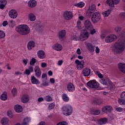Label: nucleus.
Listing matches in <instances>:
<instances>
[{
  "label": "nucleus",
  "instance_id": "obj_2",
  "mask_svg": "<svg viewBox=\"0 0 125 125\" xmlns=\"http://www.w3.org/2000/svg\"><path fill=\"white\" fill-rule=\"evenodd\" d=\"M73 113V107L70 104H66L62 107V114L64 116H70Z\"/></svg>",
  "mask_w": 125,
  "mask_h": 125
},
{
  "label": "nucleus",
  "instance_id": "obj_32",
  "mask_svg": "<svg viewBox=\"0 0 125 125\" xmlns=\"http://www.w3.org/2000/svg\"><path fill=\"white\" fill-rule=\"evenodd\" d=\"M0 99L3 101H5L7 100V93L6 92H4L0 96Z\"/></svg>",
  "mask_w": 125,
  "mask_h": 125
},
{
  "label": "nucleus",
  "instance_id": "obj_18",
  "mask_svg": "<svg viewBox=\"0 0 125 125\" xmlns=\"http://www.w3.org/2000/svg\"><path fill=\"white\" fill-rule=\"evenodd\" d=\"M108 122V119L106 118H101L97 122V125H105Z\"/></svg>",
  "mask_w": 125,
  "mask_h": 125
},
{
  "label": "nucleus",
  "instance_id": "obj_38",
  "mask_svg": "<svg viewBox=\"0 0 125 125\" xmlns=\"http://www.w3.org/2000/svg\"><path fill=\"white\" fill-rule=\"evenodd\" d=\"M118 101L119 104L120 105H125V98L123 99H119Z\"/></svg>",
  "mask_w": 125,
  "mask_h": 125
},
{
  "label": "nucleus",
  "instance_id": "obj_39",
  "mask_svg": "<svg viewBox=\"0 0 125 125\" xmlns=\"http://www.w3.org/2000/svg\"><path fill=\"white\" fill-rule=\"evenodd\" d=\"M75 6L77 7H83L84 6V3L83 2H80L79 3L75 4Z\"/></svg>",
  "mask_w": 125,
  "mask_h": 125
},
{
  "label": "nucleus",
  "instance_id": "obj_51",
  "mask_svg": "<svg viewBox=\"0 0 125 125\" xmlns=\"http://www.w3.org/2000/svg\"><path fill=\"white\" fill-rule=\"evenodd\" d=\"M3 27H6L7 25H8L7 21H5L2 23Z\"/></svg>",
  "mask_w": 125,
  "mask_h": 125
},
{
  "label": "nucleus",
  "instance_id": "obj_31",
  "mask_svg": "<svg viewBox=\"0 0 125 125\" xmlns=\"http://www.w3.org/2000/svg\"><path fill=\"white\" fill-rule=\"evenodd\" d=\"M9 121V120L8 118H6L5 117L3 118L1 120V124H2V125H8Z\"/></svg>",
  "mask_w": 125,
  "mask_h": 125
},
{
  "label": "nucleus",
  "instance_id": "obj_56",
  "mask_svg": "<svg viewBox=\"0 0 125 125\" xmlns=\"http://www.w3.org/2000/svg\"><path fill=\"white\" fill-rule=\"evenodd\" d=\"M24 74L26 75H30V74H31V71L28 69H26Z\"/></svg>",
  "mask_w": 125,
  "mask_h": 125
},
{
  "label": "nucleus",
  "instance_id": "obj_19",
  "mask_svg": "<svg viewBox=\"0 0 125 125\" xmlns=\"http://www.w3.org/2000/svg\"><path fill=\"white\" fill-rule=\"evenodd\" d=\"M37 55L39 58H40V59H43V58H45V53L43 50L38 51Z\"/></svg>",
  "mask_w": 125,
  "mask_h": 125
},
{
  "label": "nucleus",
  "instance_id": "obj_11",
  "mask_svg": "<svg viewBox=\"0 0 125 125\" xmlns=\"http://www.w3.org/2000/svg\"><path fill=\"white\" fill-rule=\"evenodd\" d=\"M117 39V36L115 35H110L106 37L105 39V42L109 43L114 42Z\"/></svg>",
  "mask_w": 125,
  "mask_h": 125
},
{
  "label": "nucleus",
  "instance_id": "obj_63",
  "mask_svg": "<svg viewBox=\"0 0 125 125\" xmlns=\"http://www.w3.org/2000/svg\"><path fill=\"white\" fill-rule=\"evenodd\" d=\"M116 111H117L118 112H122V111H123V108L122 107L117 108Z\"/></svg>",
  "mask_w": 125,
  "mask_h": 125
},
{
  "label": "nucleus",
  "instance_id": "obj_62",
  "mask_svg": "<svg viewBox=\"0 0 125 125\" xmlns=\"http://www.w3.org/2000/svg\"><path fill=\"white\" fill-rule=\"evenodd\" d=\"M48 108L50 110H51V109H53V108H54V105L53 104H51L49 105Z\"/></svg>",
  "mask_w": 125,
  "mask_h": 125
},
{
  "label": "nucleus",
  "instance_id": "obj_30",
  "mask_svg": "<svg viewBox=\"0 0 125 125\" xmlns=\"http://www.w3.org/2000/svg\"><path fill=\"white\" fill-rule=\"evenodd\" d=\"M28 18L30 21L33 22L36 20V15H35V14L33 13H30L28 15Z\"/></svg>",
  "mask_w": 125,
  "mask_h": 125
},
{
  "label": "nucleus",
  "instance_id": "obj_44",
  "mask_svg": "<svg viewBox=\"0 0 125 125\" xmlns=\"http://www.w3.org/2000/svg\"><path fill=\"white\" fill-rule=\"evenodd\" d=\"M96 74L98 77H99V78H100V79H103V75L99 72V71H96Z\"/></svg>",
  "mask_w": 125,
  "mask_h": 125
},
{
  "label": "nucleus",
  "instance_id": "obj_21",
  "mask_svg": "<svg viewBox=\"0 0 125 125\" xmlns=\"http://www.w3.org/2000/svg\"><path fill=\"white\" fill-rule=\"evenodd\" d=\"M84 77H88L90 75V69L88 68H85L83 71Z\"/></svg>",
  "mask_w": 125,
  "mask_h": 125
},
{
  "label": "nucleus",
  "instance_id": "obj_14",
  "mask_svg": "<svg viewBox=\"0 0 125 125\" xmlns=\"http://www.w3.org/2000/svg\"><path fill=\"white\" fill-rule=\"evenodd\" d=\"M52 48L56 51H61L63 49V46L59 43H56L52 46Z\"/></svg>",
  "mask_w": 125,
  "mask_h": 125
},
{
  "label": "nucleus",
  "instance_id": "obj_50",
  "mask_svg": "<svg viewBox=\"0 0 125 125\" xmlns=\"http://www.w3.org/2000/svg\"><path fill=\"white\" fill-rule=\"evenodd\" d=\"M28 70L30 71V73H33L34 72V67L29 66L28 67Z\"/></svg>",
  "mask_w": 125,
  "mask_h": 125
},
{
  "label": "nucleus",
  "instance_id": "obj_12",
  "mask_svg": "<svg viewBox=\"0 0 125 125\" xmlns=\"http://www.w3.org/2000/svg\"><path fill=\"white\" fill-rule=\"evenodd\" d=\"M9 16L12 19H16L18 16V13L15 10H11L9 12Z\"/></svg>",
  "mask_w": 125,
  "mask_h": 125
},
{
  "label": "nucleus",
  "instance_id": "obj_41",
  "mask_svg": "<svg viewBox=\"0 0 125 125\" xmlns=\"http://www.w3.org/2000/svg\"><path fill=\"white\" fill-rule=\"evenodd\" d=\"M77 28H78V29H82V21H81L78 20L77 21Z\"/></svg>",
  "mask_w": 125,
  "mask_h": 125
},
{
  "label": "nucleus",
  "instance_id": "obj_4",
  "mask_svg": "<svg viewBox=\"0 0 125 125\" xmlns=\"http://www.w3.org/2000/svg\"><path fill=\"white\" fill-rule=\"evenodd\" d=\"M100 19H101V16L99 12L94 13L91 17V21L93 23H97V22H99Z\"/></svg>",
  "mask_w": 125,
  "mask_h": 125
},
{
  "label": "nucleus",
  "instance_id": "obj_58",
  "mask_svg": "<svg viewBox=\"0 0 125 125\" xmlns=\"http://www.w3.org/2000/svg\"><path fill=\"white\" fill-rule=\"evenodd\" d=\"M78 18L79 20L81 21H83V20H84V17L83 16H80Z\"/></svg>",
  "mask_w": 125,
  "mask_h": 125
},
{
  "label": "nucleus",
  "instance_id": "obj_40",
  "mask_svg": "<svg viewBox=\"0 0 125 125\" xmlns=\"http://www.w3.org/2000/svg\"><path fill=\"white\" fill-rule=\"evenodd\" d=\"M5 38V33L2 30H0V39Z\"/></svg>",
  "mask_w": 125,
  "mask_h": 125
},
{
  "label": "nucleus",
  "instance_id": "obj_1",
  "mask_svg": "<svg viewBox=\"0 0 125 125\" xmlns=\"http://www.w3.org/2000/svg\"><path fill=\"white\" fill-rule=\"evenodd\" d=\"M16 32L21 36H27L30 34V27L26 24H21L16 28Z\"/></svg>",
  "mask_w": 125,
  "mask_h": 125
},
{
  "label": "nucleus",
  "instance_id": "obj_54",
  "mask_svg": "<svg viewBox=\"0 0 125 125\" xmlns=\"http://www.w3.org/2000/svg\"><path fill=\"white\" fill-rule=\"evenodd\" d=\"M76 52L78 55H81V54H82V52L81 51V49L80 48L77 49Z\"/></svg>",
  "mask_w": 125,
  "mask_h": 125
},
{
  "label": "nucleus",
  "instance_id": "obj_45",
  "mask_svg": "<svg viewBox=\"0 0 125 125\" xmlns=\"http://www.w3.org/2000/svg\"><path fill=\"white\" fill-rule=\"evenodd\" d=\"M12 93L13 96H15V95L17 94V89L15 88H14L13 89H12Z\"/></svg>",
  "mask_w": 125,
  "mask_h": 125
},
{
  "label": "nucleus",
  "instance_id": "obj_26",
  "mask_svg": "<svg viewBox=\"0 0 125 125\" xmlns=\"http://www.w3.org/2000/svg\"><path fill=\"white\" fill-rule=\"evenodd\" d=\"M14 109L17 113H21L22 111H23V108H22V106L21 105L19 104H16L15 105Z\"/></svg>",
  "mask_w": 125,
  "mask_h": 125
},
{
  "label": "nucleus",
  "instance_id": "obj_15",
  "mask_svg": "<svg viewBox=\"0 0 125 125\" xmlns=\"http://www.w3.org/2000/svg\"><path fill=\"white\" fill-rule=\"evenodd\" d=\"M58 35L60 41H63L66 36V31L65 30H61L58 33Z\"/></svg>",
  "mask_w": 125,
  "mask_h": 125
},
{
  "label": "nucleus",
  "instance_id": "obj_24",
  "mask_svg": "<svg viewBox=\"0 0 125 125\" xmlns=\"http://www.w3.org/2000/svg\"><path fill=\"white\" fill-rule=\"evenodd\" d=\"M35 45H36V43L35 42L33 41L29 42L27 44V47L29 50H31L32 48L35 47Z\"/></svg>",
  "mask_w": 125,
  "mask_h": 125
},
{
  "label": "nucleus",
  "instance_id": "obj_49",
  "mask_svg": "<svg viewBox=\"0 0 125 125\" xmlns=\"http://www.w3.org/2000/svg\"><path fill=\"white\" fill-rule=\"evenodd\" d=\"M28 61L29 60H28V59L23 60L22 63L23 64H24V66H26L27 65Z\"/></svg>",
  "mask_w": 125,
  "mask_h": 125
},
{
  "label": "nucleus",
  "instance_id": "obj_64",
  "mask_svg": "<svg viewBox=\"0 0 125 125\" xmlns=\"http://www.w3.org/2000/svg\"><path fill=\"white\" fill-rule=\"evenodd\" d=\"M38 125H45V122L44 121H42Z\"/></svg>",
  "mask_w": 125,
  "mask_h": 125
},
{
  "label": "nucleus",
  "instance_id": "obj_6",
  "mask_svg": "<svg viewBox=\"0 0 125 125\" xmlns=\"http://www.w3.org/2000/svg\"><path fill=\"white\" fill-rule=\"evenodd\" d=\"M87 85L91 88H98V87H99L100 84L98 82L92 80L87 83Z\"/></svg>",
  "mask_w": 125,
  "mask_h": 125
},
{
  "label": "nucleus",
  "instance_id": "obj_42",
  "mask_svg": "<svg viewBox=\"0 0 125 125\" xmlns=\"http://www.w3.org/2000/svg\"><path fill=\"white\" fill-rule=\"evenodd\" d=\"M36 59L33 58L30 61V65H32V66H34V65H35V64L36 63Z\"/></svg>",
  "mask_w": 125,
  "mask_h": 125
},
{
  "label": "nucleus",
  "instance_id": "obj_35",
  "mask_svg": "<svg viewBox=\"0 0 125 125\" xmlns=\"http://www.w3.org/2000/svg\"><path fill=\"white\" fill-rule=\"evenodd\" d=\"M111 14V10H107L104 12H103V15L104 17H108V16Z\"/></svg>",
  "mask_w": 125,
  "mask_h": 125
},
{
  "label": "nucleus",
  "instance_id": "obj_59",
  "mask_svg": "<svg viewBox=\"0 0 125 125\" xmlns=\"http://www.w3.org/2000/svg\"><path fill=\"white\" fill-rule=\"evenodd\" d=\"M105 37H106V34L105 33H102L101 35V39H102L103 40L105 39Z\"/></svg>",
  "mask_w": 125,
  "mask_h": 125
},
{
  "label": "nucleus",
  "instance_id": "obj_60",
  "mask_svg": "<svg viewBox=\"0 0 125 125\" xmlns=\"http://www.w3.org/2000/svg\"><path fill=\"white\" fill-rule=\"evenodd\" d=\"M62 64H63V61L60 60V61H58V65L59 66H61V65H62Z\"/></svg>",
  "mask_w": 125,
  "mask_h": 125
},
{
  "label": "nucleus",
  "instance_id": "obj_34",
  "mask_svg": "<svg viewBox=\"0 0 125 125\" xmlns=\"http://www.w3.org/2000/svg\"><path fill=\"white\" fill-rule=\"evenodd\" d=\"M62 100H63L65 102H68V101H69V97L65 93H63L62 95Z\"/></svg>",
  "mask_w": 125,
  "mask_h": 125
},
{
  "label": "nucleus",
  "instance_id": "obj_7",
  "mask_svg": "<svg viewBox=\"0 0 125 125\" xmlns=\"http://www.w3.org/2000/svg\"><path fill=\"white\" fill-rule=\"evenodd\" d=\"M35 29L38 33H42L44 31V25L42 23L38 22L36 25Z\"/></svg>",
  "mask_w": 125,
  "mask_h": 125
},
{
  "label": "nucleus",
  "instance_id": "obj_43",
  "mask_svg": "<svg viewBox=\"0 0 125 125\" xmlns=\"http://www.w3.org/2000/svg\"><path fill=\"white\" fill-rule=\"evenodd\" d=\"M24 123H25L26 124H28V123H30L31 122V118L29 117H26L24 118L23 121Z\"/></svg>",
  "mask_w": 125,
  "mask_h": 125
},
{
  "label": "nucleus",
  "instance_id": "obj_37",
  "mask_svg": "<svg viewBox=\"0 0 125 125\" xmlns=\"http://www.w3.org/2000/svg\"><path fill=\"white\" fill-rule=\"evenodd\" d=\"M9 26L11 28H13L15 26V21L13 20H10L8 22Z\"/></svg>",
  "mask_w": 125,
  "mask_h": 125
},
{
  "label": "nucleus",
  "instance_id": "obj_9",
  "mask_svg": "<svg viewBox=\"0 0 125 125\" xmlns=\"http://www.w3.org/2000/svg\"><path fill=\"white\" fill-rule=\"evenodd\" d=\"M85 45L86 46L87 49L88 51H90V52H94V51H95V45L92 44L91 43L85 42Z\"/></svg>",
  "mask_w": 125,
  "mask_h": 125
},
{
  "label": "nucleus",
  "instance_id": "obj_28",
  "mask_svg": "<svg viewBox=\"0 0 125 125\" xmlns=\"http://www.w3.org/2000/svg\"><path fill=\"white\" fill-rule=\"evenodd\" d=\"M29 100H30V98L29 97V95L25 94L22 96L21 101L23 103H27V102H28Z\"/></svg>",
  "mask_w": 125,
  "mask_h": 125
},
{
  "label": "nucleus",
  "instance_id": "obj_16",
  "mask_svg": "<svg viewBox=\"0 0 125 125\" xmlns=\"http://www.w3.org/2000/svg\"><path fill=\"white\" fill-rule=\"evenodd\" d=\"M110 82L111 81L109 79L106 78H103L100 80V82L102 84H104V85H108Z\"/></svg>",
  "mask_w": 125,
  "mask_h": 125
},
{
  "label": "nucleus",
  "instance_id": "obj_20",
  "mask_svg": "<svg viewBox=\"0 0 125 125\" xmlns=\"http://www.w3.org/2000/svg\"><path fill=\"white\" fill-rule=\"evenodd\" d=\"M67 90L69 92H74L75 91V86L72 83H69L67 84Z\"/></svg>",
  "mask_w": 125,
  "mask_h": 125
},
{
  "label": "nucleus",
  "instance_id": "obj_23",
  "mask_svg": "<svg viewBox=\"0 0 125 125\" xmlns=\"http://www.w3.org/2000/svg\"><path fill=\"white\" fill-rule=\"evenodd\" d=\"M7 4L6 0H0V9H4Z\"/></svg>",
  "mask_w": 125,
  "mask_h": 125
},
{
  "label": "nucleus",
  "instance_id": "obj_33",
  "mask_svg": "<svg viewBox=\"0 0 125 125\" xmlns=\"http://www.w3.org/2000/svg\"><path fill=\"white\" fill-rule=\"evenodd\" d=\"M107 4L110 6L111 7H114L115 6V3L114 2V0H107L106 1Z\"/></svg>",
  "mask_w": 125,
  "mask_h": 125
},
{
  "label": "nucleus",
  "instance_id": "obj_3",
  "mask_svg": "<svg viewBox=\"0 0 125 125\" xmlns=\"http://www.w3.org/2000/svg\"><path fill=\"white\" fill-rule=\"evenodd\" d=\"M89 38V33L85 30H82L80 36V41H86Z\"/></svg>",
  "mask_w": 125,
  "mask_h": 125
},
{
  "label": "nucleus",
  "instance_id": "obj_5",
  "mask_svg": "<svg viewBox=\"0 0 125 125\" xmlns=\"http://www.w3.org/2000/svg\"><path fill=\"white\" fill-rule=\"evenodd\" d=\"M74 17V14L71 11H66L63 13L64 20H71Z\"/></svg>",
  "mask_w": 125,
  "mask_h": 125
},
{
  "label": "nucleus",
  "instance_id": "obj_13",
  "mask_svg": "<svg viewBox=\"0 0 125 125\" xmlns=\"http://www.w3.org/2000/svg\"><path fill=\"white\" fill-rule=\"evenodd\" d=\"M102 111L105 114H108L113 111V107L111 105H106L102 108Z\"/></svg>",
  "mask_w": 125,
  "mask_h": 125
},
{
  "label": "nucleus",
  "instance_id": "obj_29",
  "mask_svg": "<svg viewBox=\"0 0 125 125\" xmlns=\"http://www.w3.org/2000/svg\"><path fill=\"white\" fill-rule=\"evenodd\" d=\"M95 10H96V6L94 4H92L88 9V11L90 13H93Z\"/></svg>",
  "mask_w": 125,
  "mask_h": 125
},
{
  "label": "nucleus",
  "instance_id": "obj_36",
  "mask_svg": "<svg viewBox=\"0 0 125 125\" xmlns=\"http://www.w3.org/2000/svg\"><path fill=\"white\" fill-rule=\"evenodd\" d=\"M44 100L47 102H51L52 101V98L49 95L46 96L44 97Z\"/></svg>",
  "mask_w": 125,
  "mask_h": 125
},
{
  "label": "nucleus",
  "instance_id": "obj_48",
  "mask_svg": "<svg viewBox=\"0 0 125 125\" xmlns=\"http://www.w3.org/2000/svg\"><path fill=\"white\" fill-rule=\"evenodd\" d=\"M42 85H43V86H48V85H49V83L44 82L42 83Z\"/></svg>",
  "mask_w": 125,
  "mask_h": 125
},
{
  "label": "nucleus",
  "instance_id": "obj_61",
  "mask_svg": "<svg viewBox=\"0 0 125 125\" xmlns=\"http://www.w3.org/2000/svg\"><path fill=\"white\" fill-rule=\"evenodd\" d=\"M38 102H40V103L42 102V101H43V98L40 97V98H38Z\"/></svg>",
  "mask_w": 125,
  "mask_h": 125
},
{
  "label": "nucleus",
  "instance_id": "obj_8",
  "mask_svg": "<svg viewBox=\"0 0 125 125\" xmlns=\"http://www.w3.org/2000/svg\"><path fill=\"white\" fill-rule=\"evenodd\" d=\"M75 64H76L77 70H82L84 67V62L83 61L76 60L75 61Z\"/></svg>",
  "mask_w": 125,
  "mask_h": 125
},
{
  "label": "nucleus",
  "instance_id": "obj_25",
  "mask_svg": "<svg viewBox=\"0 0 125 125\" xmlns=\"http://www.w3.org/2000/svg\"><path fill=\"white\" fill-rule=\"evenodd\" d=\"M31 81L33 84H40V81L34 76L31 77Z\"/></svg>",
  "mask_w": 125,
  "mask_h": 125
},
{
  "label": "nucleus",
  "instance_id": "obj_17",
  "mask_svg": "<svg viewBox=\"0 0 125 125\" xmlns=\"http://www.w3.org/2000/svg\"><path fill=\"white\" fill-rule=\"evenodd\" d=\"M34 71L35 72V75L37 78H41V76H42V71H41V69L40 67L36 66L35 67Z\"/></svg>",
  "mask_w": 125,
  "mask_h": 125
},
{
  "label": "nucleus",
  "instance_id": "obj_46",
  "mask_svg": "<svg viewBox=\"0 0 125 125\" xmlns=\"http://www.w3.org/2000/svg\"><path fill=\"white\" fill-rule=\"evenodd\" d=\"M56 125H68V123L65 121H62L58 123Z\"/></svg>",
  "mask_w": 125,
  "mask_h": 125
},
{
  "label": "nucleus",
  "instance_id": "obj_47",
  "mask_svg": "<svg viewBox=\"0 0 125 125\" xmlns=\"http://www.w3.org/2000/svg\"><path fill=\"white\" fill-rule=\"evenodd\" d=\"M114 30H115V32L118 33V32H120V31H121V30H122V28L120 26H116L114 28Z\"/></svg>",
  "mask_w": 125,
  "mask_h": 125
},
{
  "label": "nucleus",
  "instance_id": "obj_57",
  "mask_svg": "<svg viewBox=\"0 0 125 125\" xmlns=\"http://www.w3.org/2000/svg\"><path fill=\"white\" fill-rule=\"evenodd\" d=\"M7 116H8V117H10V118H12V113L11 111H8L7 112Z\"/></svg>",
  "mask_w": 125,
  "mask_h": 125
},
{
  "label": "nucleus",
  "instance_id": "obj_10",
  "mask_svg": "<svg viewBox=\"0 0 125 125\" xmlns=\"http://www.w3.org/2000/svg\"><path fill=\"white\" fill-rule=\"evenodd\" d=\"M84 25L85 29H87V30H88L89 31L92 30V28H93L91 21L88 20H87L84 21Z\"/></svg>",
  "mask_w": 125,
  "mask_h": 125
},
{
  "label": "nucleus",
  "instance_id": "obj_52",
  "mask_svg": "<svg viewBox=\"0 0 125 125\" xmlns=\"http://www.w3.org/2000/svg\"><path fill=\"white\" fill-rule=\"evenodd\" d=\"M94 115H99L100 114V110H95L94 111Z\"/></svg>",
  "mask_w": 125,
  "mask_h": 125
},
{
  "label": "nucleus",
  "instance_id": "obj_22",
  "mask_svg": "<svg viewBox=\"0 0 125 125\" xmlns=\"http://www.w3.org/2000/svg\"><path fill=\"white\" fill-rule=\"evenodd\" d=\"M37 1L35 0H30L28 2L29 7H35L37 5Z\"/></svg>",
  "mask_w": 125,
  "mask_h": 125
},
{
  "label": "nucleus",
  "instance_id": "obj_53",
  "mask_svg": "<svg viewBox=\"0 0 125 125\" xmlns=\"http://www.w3.org/2000/svg\"><path fill=\"white\" fill-rule=\"evenodd\" d=\"M95 52L96 53H99L100 52V49H99V47L98 46L96 47V49H95Z\"/></svg>",
  "mask_w": 125,
  "mask_h": 125
},
{
  "label": "nucleus",
  "instance_id": "obj_27",
  "mask_svg": "<svg viewBox=\"0 0 125 125\" xmlns=\"http://www.w3.org/2000/svg\"><path fill=\"white\" fill-rule=\"evenodd\" d=\"M118 68L119 70L125 74V63H120L118 64Z\"/></svg>",
  "mask_w": 125,
  "mask_h": 125
},
{
  "label": "nucleus",
  "instance_id": "obj_55",
  "mask_svg": "<svg viewBox=\"0 0 125 125\" xmlns=\"http://www.w3.org/2000/svg\"><path fill=\"white\" fill-rule=\"evenodd\" d=\"M113 2H114V4H119L120 3V1H121V0H113Z\"/></svg>",
  "mask_w": 125,
  "mask_h": 125
}]
</instances>
